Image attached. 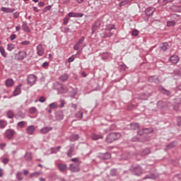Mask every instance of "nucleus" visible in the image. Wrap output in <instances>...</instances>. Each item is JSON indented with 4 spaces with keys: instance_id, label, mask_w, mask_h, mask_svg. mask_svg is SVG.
<instances>
[{
    "instance_id": "obj_1",
    "label": "nucleus",
    "mask_w": 181,
    "mask_h": 181,
    "mask_svg": "<svg viewBox=\"0 0 181 181\" xmlns=\"http://www.w3.org/2000/svg\"><path fill=\"white\" fill-rule=\"evenodd\" d=\"M122 135L119 132H111L106 136L105 141L107 144H112L114 141H117L121 138Z\"/></svg>"
},
{
    "instance_id": "obj_2",
    "label": "nucleus",
    "mask_w": 181,
    "mask_h": 181,
    "mask_svg": "<svg viewBox=\"0 0 181 181\" xmlns=\"http://www.w3.org/2000/svg\"><path fill=\"white\" fill-rule=\"evenodd\" d=\"M55 88L58 91V94H66L69 91L67 87L59 82L55 83Z\"/></svg>"
},
{
    "instance_id": "obj_3",
    "label": "nucleus",
    "mask_w": 181,
    "mask_h": 181,
    "mask_svg": "<svg viewBox=\"0 0 181 181\" xmlns=\"http://www.w3.org/2000/svg\"><path fill=\"white\" fill-rule=\"evenodd\" d=\"M16 134V132L14 129H8L4 132V136L5 138H7V139H13V136H15Z\"/></svg>"
},
{
    "instance_id": "obj_4",
    "label": "nucleus",
    "mask_w": 181,
    "mask_h": 181,
    "mask_svg": "<svg viewBox=\"0 0 181 181\" xmlns=\"http://www.w3.org/2000/svg\"><path fill=\"white\" fill-rule=\"evenodd\" d=\"M132 170L134 172V175H136V176H141V175H142L144 173L142 167H141L139 165H133Z\"/></svg>"
},
{
    "instance_id": "obj_5",
    "label": "nucleus",
    "mask_w": 181,
    "mask_h": 181,
    "mask_svg": "<svg viewBox=\"0 0 181 181\" xmlns=\"http://www.w3.org/2000/svg\"><path fill=\"white\" fill-rule=\"evenodd\" d=\"M69 170H71V172H74V173L80 172V163L70 164Z\"/></svg>"
},
{
    "instance_id": "obj_6",
    "label": "nucleus",
    "mask_w": 181,
    "mask_h": 181,
    "mask_svg": "<svg viewBox=\"0 0 181 181\" xmlns=\"http://www.w3.org/2000/svg\"><path fill=\"white\" fill-rule=\"evenodd\" d=\"M180 108H181V98H175V101L173 104V110H175V111H179Z\"/></svg>"
},
{
    "instance_id": "obj_7",
    "label": "nucleus",
    "mask_w": 181,
    "mask_h": 181,
    "mask_svg": "<svg viewBox=\"0 0 181 181\" xmlns=\"http://www.w3.org/2000/svg\"><path fill=\"white\" fill-rule=\"evenodd\" d=\"M36 80H37L36 75H30L28 77V84L29 86H33L36 83Z\"/></svg>"
},
{
    "instance_id": "obj_8",
    "label": "nucleus",
    "mask_w": 181,
    "mask_h": 181,
    "mask_svg": "<svg viewBox=\"0 0 181 181\" xmlns=\"http://www.w3.org/2000/svg\"><path fill=\"white\" fill-rule=\"evenodd\" d=\"M100 26H101V21L100 20H97L95 23L92 25V33L94 35L95 33V31L98 29H100Z\"/></svg>"
},
{
    "instance_id": "obj_9",
    "label": "nucleus",
    "mask_w": 181,
    "mask_h": 181,
    "mask_svg": "<svg viewBox=\"0 0 181 181\" xmlns=\"http://www.w3.org/2000/svg\"><path fill=\"white\" fill-rule=\"evenodd\" d=\"M36 49L37 54H38V56H43V54H45V48H43V45L42 44H39Z\"/></svg>"
},
{
    "instance_id": "obj_10",
    "label": "nucleus",
    "mask_w": 181,
    "mask_h": 181,
    "mask_svg": "<svg viewBox=\"0 0 181 181\" xmlns=\"http://www.w3.org/2000/svg\"><path fill=\"white\" fill-rule=\"evenodd\" d=\"M55 118L57 121H62V119L64 118V114L63 113V111H57L55 112Z\"/></svg>"
},
{
    "instance_id": "obj_11",
    "label": "nucleus",
    "mask_w": 181,
    "mask_h": 181,
    "mask_svg": "<svg viewBox=\"0 0 181 181\" xmlns=\"http://www.w3.org/2000/svg\"><path fill=\"white\" fill-rule=\"evenodd\" d=\"M26 56H28V54L25 51H20L18 54H16L18 60H23V59H25Z\"/></svg>"
},
{
    "instance_id": "obj_12",
    "label": "nucleus",
    "mask_w": 181,
    "mask_h": 181,
    "mask_svg": "<svg viewBox=\"0 0 181 181\" xmlns=\"http://www.w3.org/2000/svg\"><path fill=\"white\" fill-rule=\"evenodd\" d=\"M151 95H152V92L151 91L142 93L140 94V98L141 100H147Z\"/></svg>"
},
{
    "instance_id": "obj_13",
    "label": "nucleus",
    "mask_w": 181,
    "mask_h": 181,
    "mask_svg": "<svg viewBox=\"0 0 181 181\" xmlns=\"http://www.w3.org/2000/svg\"><path fill=\"white\" fill-rule=\"evenodd\" d=\"M22 29L24 32H26V33H30V28H29L26 21L22 22Z\"/></svg>"
},
{
    "instance_id": "obj_14",
    "label": "nucleus",
    "mask_w": 181,
    "mask_h": 181,
    "mask_svg": "<svg viewBox=\"0 0 181 181\" xmlns=\"http://www.w3.org/2000/svg\"><path fill=\"white\" fill-rule=\"evenodd\" d=\"M169 61L173 63V64H177L179 62V56L177 55H172L169 58Z\"/></svg>"
},
{
    "instance_id": "obj_15",
    "label": "nucleus",
    "mask_w": 181,
    "mask_h": 181,
    "mask_svg": "<svg viewBox=\"0 0 181 181\" xmlns=\"http://www.w3.org/2000/svg\"><path fill=\"white\" fill-rule=\"evenodd\" d=\"M99 158L103 160L111 159V154L110 153H100Z\"/></svg>"
},
{
    "instance_id": "obj_16",
    "label": "nucleus",
    "mask_w": 181,
    "mask_h": 181,
    "mask_svg": "<svg viewBox=\"0 0 181 181\" xmlns=\"http://www.w3.org/2000/svg\"><path fill=\"white\" fill-rule=\"evenodd\" d=\"M157 107L159 110H163V108L168 107V103L160 100L157 103Z\"/></svg>"
},
{
    "instance_id": "obj_17",
    "label": "nucleus",
    "mask_w": 181,
    "mask_h": 181,
    "mask_svg": "<svg viewBox=\"0 0 181 181\" xmlns=\"http://www.w3.org/2000/svg\"><path fill=\"white\" fill-rule=\"evenodd\" d=\"M1 12H4L5 13H12L15 12V8H9V7H1Z\"/></svg>"
},
{
    "instance_id": "obj_18",
    "label": "nucleus",
    "mask_w": 181,
    "mask_h": 181,
    "mask_svg": "<svg viewBox=\"0 0 181 181\" xmlns=\"http://www.w3.org/2000/svg\"><path fill=\"white\" fill-rule=\"evenodd\" d=\"M154 12H155V8L153 7H148L145 11V13L146 16H152Z\"/></svg>"
},
{
    "instance_id": "obj_19",
    "label": "nucleus",
    "mask_w": 181,
    "mask_h": 181,
    "mask_svg": "<svg viewBox=\"0 0 181 181\" xmlns=\"http://www.w3.org/2000/svg\"><path fill=\"white\" fill-rule=\"evenodd\" d=\"M26 132L28 135H33L35 134V126L30 125L26 128Z\"/></svg>"
},
{
    "instance_id": "obj_20",
    "label": "nucleus",
    "mask_w": 181,
    "mask_h": 181,
    "mask_svg": "<svg viewBox=\"0 0 181 181\" xmlns=\"http://www.w3.org/2000/svg\"><path fill=\"white\" fill-rule=\"evenodd\" d=\"M106 30L109 32V33H114V30H115V25L112 24H108L106 25Z\"/></svg>"
},
{
    "instance_id": "obj_21",
    "label": "nucleus",
    "mask_w": 181,
    "mask_h": 181,
    "mask_svg": "<svg viewBox=\"0 0 181 181\" xmlns=\"http://www.w3.org/2000/svg\"><path fill=\"white\" fill-rule=\"evenodd\" d=\"M90 138L93 141H98V139H103V138H104V136H103L102 134H92Z\"/></svg>"
},
{
    "instance_id": "obj_22",
    "label": "nucleus",
    "mask_w": 181,
    "mask_h": 181,
    "mask_svg": "<svg viewBox=\"0 0 181 181\" xmlns=\"http://www.w3.org/2000/svg\"><path fill=\"white\" fill-rule=\"evenodd\" d=\"M52 129H53V127H43L42 129H41L40 130V132L43 134H48V132H50V131H52Z\"/></svg>"
},
{
    "instance_id": "obj_23",
    "label": "nucleus",
    "mask_w": 181,
    "mask_h": 181,
    "mask_svg": "<svg viewBox=\"0 0 181 181\" xmlns=\"http://www.w3.org/2000/svg\"><path fill=\"white\" fill-rule=\"evenodd\" d=\"M22 87V84H19L16 89L13 91V95L14 97H16V95H19V94H21V88Z\"/></svg>"
},
{
    "instance_id": "obj_24",
    "label": "nucleus",
    "mask_w": 181,
    "mask_h": 181,
    "mask_svg": "<svg viewBox=\"0 0 181 181\" xmlns=\"http://www.w3.org/2000/svg\"><path fill=\"white\" fill-rule=\"evenodd\" d=\"M160 49L163 50V52H166L169 49V44L168 42H163L160 45Z\"/></svg>"
},
{
    "instance_id": "obj_25",
    "label": "nucleus",
    "mask_w": 181,
    "mask_h": 181,
    "mask_svg": "<svg viewBox=\"0 0 181 181\" xmlns=\"http://www.w3.org/2000/svg\"><path fill=\"white\" fill-rule=\"evenodd\" d=\"M112 35H114V33H110L107 30H106L101 34V37H103V39H105L106 37H111Z\"/></svg>"
},
{
    "instance_id": "obj_26",
    "label": "nucleus",
    "mask_w": 181,
    "mask_h": 181,
    "mask_svg": "<svg viewBox=\"0 0 181 181\" xmlns=\"http://www.w3.org/2000/svg\"><path fill=\"white\" fill-rule=\"evenodd\" d=\"M8 125V122L5 119H0V129H4L6 128Z\"/></svg>"
},
{
    "instance_id": "obj_27",
    "label": "nucleus",
    "mask_w": 181,
    "mask_h": 181,
    "mask_svg": "<svg viewBox=\"0 0 181 181\" xmlns=\"http://www.w3.org/2000/svg\"><path fill=\"white\" fill-rule=\"evenodd\" d=\"M24 158L27 162H30L32 160V153L31 152H26Z\"/></svg>"
},
{
    "instance_id": "obj_28",
    "label": "nucleus",
    "mask_w": 181,
    "mask_h": 181,
    "mask_svg": "<svg viewBox=\"0 0 181 181\" xmlns=\"http://www.w3.org/2000/svg\"><path fill=\"white\" fill-rule=\"evenodd\" d=\"M59 80H60V81H62L63 83H64V81H67V80H69V74H62L59 76Z\"/></svg>"
},
{
    "instance_id": "obj_29",
    "label": "nucleus",
    "mask_w": 181,
    "mask_h": 181,
    "mask_svg": "<svg viewBox=\"0 0 181 181\" xmlns=\"http://www.w3.org/2000/svg\"><path fill=\"white\" fill-rule=\"evenodd\" d=\"M149 153H151V150L149 148H145L142 151L141 153L137 154V156L139 155V156H145L146 155H149Z\"/></svg>"
},
{
    "instance_id": "obj_30",
    "label": "nucleus",
    "mask_w": 181,
    "mask_h": 181,
    "mask_svg": "<svg viewBox=\"0 0 181 181\" xmlns=\"http://www.w3.org/2000/svg\"><path fill=\"white\" fill-rule=\"evenodd\" d=\"M6 115L7 118H8L9 119H12V118L15 117V113L13 112V111L9 110L6 112Z\"/></svg>"
},
{
    "instance_id": "obj_31",
    "label": "nucleus",
    "mask_w": 181,
    "mask_h": 181,
    "mask_svg": "<svg viewBox=\"0 0 181 181\" xmlns=\"http://www.w3.org/2000/svg\"><path fill=\"white\" fill-rule=\"evenodd\" d=\"M79 139H80V136H78V134H72L70 136L71 142H74L76 141H78Z\"/></svg>"
},
{
    "instance_id": "obj_32",
    "label": "nucleus",
    "mask_w": 181,
    "mask_h": 181,
    "mask_svg": "<svg viewBox=\"0 0 181 181\" xmlns=\"http://www.w3.org/2000/svg\"><path fill=\"white\" fill-rule=\"evenodd\" d=\"M156 177H158V175H156V174H148L147 175H146L144 177V180H146V179H156Z\"/></svg>"
},
{
    "instance_id": "obj_33",
    "label": "nucleus",
    "mask_w": 181,
    "mask_h": 181,
    "mask_svg": "<svg viewBox=\"0 0 181 181\" xmlns=\"http://www.w3.org/2000/svg\"><path fill=\"white\" fill-rule=\"evenodd\" d=\"M58 168L61 172H64V170H66V169H67V165L59 163Z\"/></svg>"
},
{
    "instance_id": "obj_34",
    "label": "nucleus",
    "mask_w": 181,
    "mask_h": 181,
    "mask_svg": "<svg viewBox=\"0 0 181 181\" xmlns=\"http://www.w3.org/2000/svg\"><path fill=\"white\" fill-rule=\"evenodd\" d=\"M42 175V171H37L35 173H33L30 175V177L32 179L33 177H37Z\"/></svg>"
},
{
    "instance_id": "obj_35",
    "label": "nucleus",
    "mask_w": 181,
    "mask_h": 181,
    "mask_svg": "<svg viewBox=\"0 0 181 181\" xmlns=\"http://www.w3.org/2000/svg\"><path fill=\"white\" fill-rule=\"evenodd\" d=\"M131 2H132V0H123L119 3V6L122 8V6L127 5V4H131Z\"/></svg>"
},
{
    "instance_id": "obj_36",
    "label": "nucleus",
    "mask_w": 181,
    "mask_h": 181,
    "mask_svg": "<svg viewBox=\"0 0 181 181\" xmlns=\"http://www.w3.org/2000/svg\"><path fill=\"white\" fill-rule=\"evenodd\" d=\"M26 125H28V122H26L25 121L19 122L17 124V127L18 128H25L26 127Z\"/></svg>"
},
{
    "instance_id": "obj_37",
    "label": "nucleus",
    "mask_w": 181,
    "mask_h": 181,
    "mask_svg": "<svg viewBox=\"0 0 181 181\" xmlns=\"http://www.w3.org/2000/svg\"><path fill=\"white\" fill-rule=\"evenodd\" d=\"M148 81H150V83H158L159 79H158V77L153 76L148 78Z\"/></svg>"
},
{
    "instance_id": "obj_38",
    "label": "nucleus",
    "mask_w": 181,
    "mask_h": 181,
    "mask_svg": "<svg viewBox=\"0 0 181 181\" xmlns=\"http://www.w3.org/2000/svg\"><path fill=\"white\" fill-rule=\"evenodd\" d=\"M74 152V147L71 146L70 148L69 149L66 155L68 158H71L73 156V153Z\"/></svg>"
},
{
    "instance_id": "obj_39",
    "label": "nucleus",
    "mask_w": 181,
    "mask_h": 181,
    "mask_svg": "<svg viewBox=\"0 0 181 181\" xmlns=\"http://www.w3.org/2000/svg\"><path fill=\"white\" fill-rule=\"evenodd\" d=\"M13 83H14V82H13V79H7L6 81V87H13Z\"/></svg>"
},
{
    "instance_id": "obj_40",
    "label": "nucleus",
    "mask_w": 181,
    "mask_h": 181,
    "mask_svg": "<svg viewBox=\"0 0 181 181\" xmlns=\"http://www.w3.org/2000/svg\"><path fill=\"white\" fill-rule=\"evenodd\" d=\"M131 129L136 130L139 129V124L138 123H132L130 124Z\"/></svg>"
},
{
    "instance_id": "obj_41",
    "label": "nucleus",
    "mask_w": 181,
    "mask_h": 181,
    "mask_svg": "<svg viewBox=\"0 0 181 181\" xmlns=\"http://www.w3.org/2000/svg\"><path fill=\"white\" fill-rule=\"evenodd\" d=\"M16 176L18 180H23V174L22 173V172L21 171L17 172Z\"/></svg>"
},
{
    "instance_id": "obj_42",
    "label": "nucleus",
    "mask_w": 181,
    "mask_h": 181,
    "mask_svg": "<svg viewBox=\"0 0 181 181\" xmlns=\"http://www.w3.org/2000/svg\"><path fill=\"white\" fill-rule=\"evenodd\" d=\"M170 11L173 12H179V8H177V4H173L170 7Z\"/></svg>"
},
{
    "instance_id": "obj_43",
    "label": "nucleus",
    "mask_w": 181,
    "mask_h": 181,
    "mask_svg": "<svg viewBox=\"0 0 181 181\" xmlns=\"http://www.w3.org/2000/svg\"><path fill=\"white\" fill-rule=\"evenodd\" d=\"M49 107L51 110L58 108L59 105H57V103L54 102L49 105Z\"/></svg>"
},
{
    "instance_id": "obj_44",
    "label": "nucleus",
    "mask_w": 181,
    "mask_h": 181,
    "mask_svg": "<svg viewBox=\"0 0 181 181\" xmlns=\"http://www.w3.org/2000/svg\"><path fill=\"white\" fill-rule=\"evenodd\" d=\"M0 53L3 57H6V52H5V48L0 46Z\"/></svg>"
},
{
    "instance_id": "obj_45",
    "label": "nucleus",
    "mask_w": 181,
    "mask_h": 181,
    "mask_svg": "<svg viewBox=\"0 0 181 181\" xmlns=\"http://www.w3.org/2000/svg\"><path fill=\"white\" fill-rule=\"evenodd\" d=\"M176 145V141H173L170 144L167 145V149H172V148H175Z\"/></svg>"
},
{
    "instance_id": "obj_46",
    "label": "nucleus",
    "mask_w": 181,
    "mask_h": 181,
    "mask_svg": "<svg viewBox=\"0 0 181 181\" xmlns=\"http://www.w3.org/2000/svg\"><path fill=\"white\" fill-rule=\"evenodd\" d=\"M74 18H83L84 14L83 13H73Z\"/></svg>"
},
{
    "instance_id": "obj_47",
    "label": "nucleus",
    "mask_w": 181,
    "mask_h": 181,
    "mask_svg": "<svg viewBox=\"0 0 181 181\" xmlns=\"http://www.w3.org/2000/svg\"><path fill=\"white\" fill-rule=\"evenodd\" d=\"M76 95H77V89L74 88L71 91V98H74V97H76Z\"/></svg>"
},
{
    "instance_id": "obj_48",
    "label": "nucleus",
    "mask_w": 181,
    "mask_h": 181,
    "mask_svg": "<svg viewBox=\"0 0 181 181\" xmlns=\"http://www.w3.org/2000/svg\"><path fill=\"white\" fill-rule=\"evenodd\" d=\"M175 25H176V22H175V21L167 22V26L168 28H172V26H175Z\"/></svg>"
},
{
    "instance_id": "obj_49",
    "label": "nucleus",
    "mask_w": 181,
    "mask_h": 181,
    "mask_svg": "<svg viewBox=\"0 0 181 181\" xmlns=\"http://www.w3.org/2000/svg\"><path fill=\"white\" fill-rule=\"evenodd\" d=\"M75 117L76 118H79L80 119H81V118H83V112L79 111V112H76L75 115Z\"/></svg>"
},
{
    "instance_id": "obj_50",
    "label": "nucleus",
    "mask_w": 181,
    "mask_h": 181,
    "mask_svg": "<svg viewBox=\"0 0 181 181\" xmlns=\"http://www.w3.org/2000/svg\"><path fill=\"white\" fill-rule=\"evenodd\" d=\"M13 49H15V45H13V44H8L7 45V50L9 52H11V50H13Z\"/></svg>"
},
{
    "instance_id": "obj_51",
    "label": "nucleus",
    "mask_w": 181,
    "mask_h": 181,
    "mask_svg": "<svg viewBox=\"0 0 181 181\" xmlns=\"http://www.w3.org/2000/svg\"><path fill=\"white\" fill-rule=\"evenodd\" d=\"M108 57H110V54H108V52L103 53V55L102 56L103 60H107Z\"/></svg>"
},
{
    "instance_id": "obj_52",
    "label": "nucleus",
    "mask_w": 181,
    "mask_h": 181,
    "mask_svg": "<svg viewBox=\"0 0 181 181\" xmlns=\"http://www.w3.org/2000/svg\"><path fill=\"white\" fill-rule=\"evenodd\" d=\"M143 131L144 132V134H148L152 132V129L145 128V129H143Z\"/></svg>"
},
{
    "instance_id": "obj_53",
    "label": "nucleus",
    "mask_w": 181,
    "mask_h": 181,
    "mask_svg": "<svg viewBox=\"0 0 181 181\" xmlns=\"http://www.w3.org/2000/svg\"><path fill=\"white\" fill-rule=\"evenodd\" d=\"M21 45H22L23 46H29V45H30V41H23Z\"/></svg>"
},
{
    "instance_id": "obj_54",
    "label": "nucleus",
    "mask_w": 181,
    "mask_h": 181,
    "mask_svg": "<svg viewBox=\"0 0 181 181\" xmlns=\"http://www.w3.org/2000/svg\"><path fill=\"white\" fill-rule=\"evenodd\" d=\"M159 3L163 6H165V5H168V0H159Z\"/></svg>"
},
{
    "instance_id": "obj_55",
    "label": "nucleus",
    "mask_w": 181,
    "mask_h": 181,
    "mask_svg": "<svg viewBox=\"0 0 181 181\" xmlns=\"http://www.w3.org/2000/svg\"><path fill=\"white\" fill-rule=\"evenodd\" d=\"M110 175L113 177L117 176V169H112L110 170Z\"/></svg>"
},
{
    "instance_id": "obj_56",
    "label": "nucleus",
    "mask_w": 181,
    "mask_h": 181,
    "mask_svg": "<svg viewBox=\"0 0 181 181\" xmlns=\"http://www.w3.org/2000/svg\"><path fill=\"white\" fill-rule=\"evenodd\" d=\"M36 111H37V110L35 107L30 108V114H35Z\"/></svg>"
},
{
    "instance_id": "obj_57",
    "label": "nucleus",
    "mask_w": 181,
    "mask_h": 181,
    "mask_svg": "<svg viewBox=\"0 0 181 181\" xmlns=\"http://www.w3.org/2000/svg\"><path fill=\"white\" fill-rule=\"evenodd\" d=\"M52 9V6H47L42 9V12H47V11H50Z\"/></svg>"
},
{
    "instance_id": "obj_58",
    "label": "nucleus",
    "mask_w": 181,
    "mask_h": 181,
    "mask_svg": "<svg viewBox=\"0 0 181 181\" xmlns=\"http://www.w3.org/2000/svg\"><path fill=\"white\" fill-rule=\"evenodd\" d=\"M139 35V32L137 30H134L132 32V36H138Z\"/></svg>"
},
{
    "instance_id": "obj_59",
    "label": "nucleus",
    "mask_w": 181,
    "mask_h": 181,
    "mask_svg": "<svg viewBox=\"0 0 181 181\" xmlns=\"http://www.w3.org/2000/svg\"><path fill=\"white\" fill-rule=\"evenodd\" d=\"M74 59H76V55H72L71 57L68 59L69 63L74 62Z\"/></svg>"
},
{
    "instance_id": "obj_60",
    "label": "nucleus",
    "mask_w": 181,
    "mask_h": 181,
    "mask_svg": "<svg viewBox=\"0 0 181 181\" xmlns=\"http://www.w3.org/2000/svg\"><path fill=\"white\" fill-rule=\"evenodd\" d=\"M122 158H124V159H129V158H131V156L129 155V153H123Z\"/></svg>"
},
{
    "instance_id": "obj_61",
    "label": "nucleus",
    "mask_w": 181,
    "mask_h": 181,
    "mask_svg": "<svg viewBox=\"0 0 181 181\" xmlns=\"http://www.w3.org/2000/svg\"><path fill=\"white\" fill-rule=\"evenodd\" d=\"M177 127H180L181 125V116L177 117Z\"/></svg>"
},
{
    "instance_id": "obj_62",
    "label": "nucleus",
    "mask_w": 181,
    "mask_h": 181,
    "mask_svg": "<svg viewBox=\"0 0 181 181\" xmlns=\"http://www.w3.org/2000/svg\"><path fill=\"white\" fill-rule=\"evenodd\" d=\"M69 21H70V18H69V17H65L63 21L64 25H67L69 23Z\"/></svg>"
},
{
    "instance_id": "obj_63",
    "label": "nucleus",
    "mask_w": 181,
    "mask_h": 181,
    "mask_svg": "<svg viewBox=\"0 0 181 181\" xmlns=\"http://www.w3.org/2000/svg\"><path fill=\"white\" fill-rule=\"evenodd\" d=\"M84 39H86L84 37H81V38L78 40V42H76L79 46L84 42Z\"/></svg>"
},
{
    "instance_id": "obj_64",
    "label": "nucleus",
    "mask_w": 181,
    "mask_h": 181,
    "mask_svg": "<svg viewBox=\"0 0 181 181\" xmlns=\"http://www.w3.org/2000/svg\"><path fill=\"white\" fill-rule=\"evenodd\" d=\"M38 101H40V103H45V101H46V98L45 96H41L40 97Z\"/></svg>"
}]
</instances>
